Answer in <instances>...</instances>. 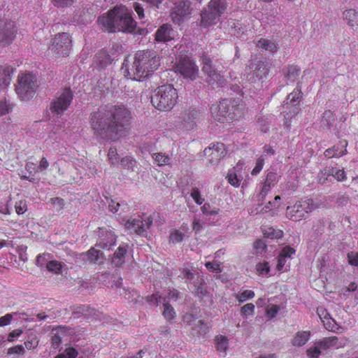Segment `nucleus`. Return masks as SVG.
<instances>
[{
	"label": "nucleus",
	"instance_id": "f257e3e1",
	"mask_svg": "<svg viewBox=\"0 0 358 358\" xmlns=\"http://www.w3.org/2000/svg\"><path fill=\"white\" fill-rule=\"evenodd\" d=\"M131 119V112L123 105L103 106L90 114V124L96 138L116 141L125 136Z\"/></svg>",
	"mask_w": 358,
	"mask_h": 358
},
{
	"label": "nucleus",
	"instance_id": "f03ea898",
	"mask_svg": "<svg viewBox=\"0 0 358 358\" xmlns=\"http://www.w3.org/2000/svg\"><path fill=\"white\" fill-rule=\"evenodd\" d=\"M98 22L108 32L118 31L131 33L136 27L131 13L123 8H114L106 15L99 17Z\"/></svg>",
	"mask_w": 358,
	"mask_h": 358
},
{
	"label": "nucleus",
	"instance_id": "7ed1b4c3",
	"mask_svg": "<svg viewBox=\"0 0 358 358\" xmlns=\"http://www.w3.org/2000/svg\"><path fill=\"white\" fill-rule=\"evenodd\" d=\"M160 66V57L152 50H138L134 57L131 73L127 69L128 76L135 80L148 78Z\"/></svg>",
	"mask_w": 358,
	"mask_h": 358
},
{
	"label": "nucleus",
	"instance_id": "20e7f679",
	"mask_svg": "<svg viewBox=\"0 0 358 358\" xmlns=\"http://www.w3.org/2000/svg\"><path fill=\"white\" fill-rule=\"evenodd\" d=\"M241 102V95L231 99H222L218 105H213L210 108L211 113L215 120L220 122L236 120L243 113Z\"/></svg>",
	"mask_w": 358,
	"mask_h": 358
},
{
	"label": "nucleus",
	"instance_id": "39448f33",
	"mask_svg": "<svg viewBox=\"0 0 358 358\" xmlns=\"http://www.w3.org/2000/svg\"><path fill=\"white\" fill-rule=\"evenodd\" d=\"M178 99L176 90L171 85H164L156 89L151 103L158 110L168 111L173 108Z\"/></svg>",
	"mask_w": 358,
	"mask_h": 358
},
{
	"label": "nucleus",
	"instance_id": "423d86ee",
	"mask_svg": "<svg viewBox=\"0 0 358 358\" xmlns=\"http://www.w3.org/2000/svg\"><path fill=\"white\" fill-rule=\"evenodd\" d=\"M37 88L36 78L31 73H22L18 76L15 91L22 101L30 100Z\"/></svg>",
	"mask_w": 358,
	"mask_h": 358
},
{
	"label": "nucleus",
	"instance_id": "0eeeda50",
	"mask_svg": "<svg viewBox=\"0 0 358 358\" xmlns=\"http://www.w3.org/2000/svg\"><path fill=\"white\" fill-rule=\"evenodd\" d=\"M268 73V69L262 61L252 60L246 68L247 79L252 83L262 87L264 79Z\"/></svg>",
	"mask_w": 358,
	"mask_h": 358
},
{
	"label": "nucleus",
	"instance_id": "6e6552de",
	"mask_svg": "<svg viewBox=\"0 0 358 358\" xmlns=\"http://www.w3.org/2000/svg\"><path fill=\"white\" fill-rule=\"evenodd\" d=\"M317 206L312 199H305L297 201L293 206L287 208V214L290 220L297 222L314 210Z\"/></svg>",
	"mask_w": 358,
	"mask_h": 358
},
{
	"label": "nucleus",
	"instance_id": "1a4fd4ad",
	"mask_svg": "<svg viewBox=\"0 0 358 358\" xmlns=\"http://www.w3.org/2000/svg\"><path fill=\"white\" fill-rule=\"evenodd\" d=\"M71 38L68 33L55 35L50 45L52 52L59 57L68 56L71 48Z\"/></svg>",
	"mask_w": 358,
	"mask_h": 358
},
{
	"label": "nucleus",
	"instance_id": "9d476101",
	"mask_svg": "<svg viewBox=\"0 0 358 358\" xmlns=\"http://www.w3.org/2000/svg\"><path fill=\"white\" fill-rule=\"evenodd\" d=\"M153 219L151 215L143 217L140 215L129 219L125 227L130 231L140 236H145L146 229L152 224Z\"/></svg>",
	"mask_w": 358,
	"mask_h": 358
},
{
	"label": "nucleus",
	"instance_id": "9b49d317",
	"mask_svg": "<svg viewBox=\"0 0 358 358\" xmlns=\"http://www.w3.org/2000/svg\"><path fill=\"white\" fill-rule=\"evenodd\" d=\"M175 71L180 73L185 78L192 80L196 79L198 73V67L189 58L180 57L175 66Z\"/></svg>",
	"mask_w": 358,
	"mask_h": 358
},
{
	"label": "nucleus",
	"instance_id": "f8f14e48",
	"mask_svg": "<svg viewBox=\"0 0 358 358\" xmlns=\"http://www.w3.org/2000/svg\"><path fill=\"white\" fill-rule=\"evenodd\" d=\"M73 96L70 88H65L61 94L51 102L50 107L51 112L58 115L62 114L70 106Z\"/></svg>",
	"mask_w": 358,
	"mask_h": 358
},
{
	"label": "nucleus",
	"instance_id": "ddd939ff",
	"mask_svg": "<svg viewBox=\"0 0 358 358\" xmlns=\"http://www.w3.org/2000/svg\"><path fill=\"white\" fill-rule=\"evenodd\" d=\"M17 29L15 22L8 19L0 20V45H7L13 42Z\"/></svg>",
	"mask_w": 358,
	"mask_h": 358
},
{
	"label": "nucleus",
	"instance_id": "4468645a",
	"mask_svg": "<svg viewBox=\"0 0 358 358\" xmlns=\"http://www.w3.org/2000/svg\"><path fill=\"white\" fill-rule=\"evenodd\" d=\"M173 3L171 17L174 23L180 24L183 18L191 13V3L189 0H175Z\"/></svg>",
	"mask_w": 358,
	"mask_h": 358
},
{
	"label": "nucleus",
	"instance_id": "2eb2a0df",
	"mask_svg": "<svg viewBox=\"0 0 358 358\" xmlns=\"http://www.w3.org/2000/svg\"><path fill=\"white\" fill-rule=\"evenodd\" d=\"M204 155L211 164H216L227 154L224 143H217L203 150Z\"/></svg>",
	"mask_w": 358,
	"mask_h": 358
},
{
	"label": "nucleus",
	"instance_id": "dca6fc26",
	"mask_svg": "<svg viewBox=\"0 0 358 358\" xmlns=\"http://www.w3.org/2000/svg\"><path fill=\"white\" fill-rule=\"evenodd\" d=\"M194 289L192 293L194 296L198 297L201 301L207 304H211L213 300L210 295V293L206 289L205 280L203 278H199V275L196 277V282L194 281Z\"/></svg>",
	"mask_w": 358,
	"mask_h": 358
},
{
	"label": "nucleus",
	"instance_id": "f3484780",
	"mask_svg": "<svg viewBox=\"0 0 358 358\" xmlns=\"http://www.w3.org/2000/svg\"><path fill=\"white\" fill-rule=\"evenodd\" d=\"M199 117V111L192 107L185 109L180 114L181 122L187 129H193Z\"/></svg>",
	"mask_w": 358,
	"mask_h": 358
},
{
	"label": "nucleus",
	"instance_id": "a211bd4d",
	"mask_svg": "<svg viewBox=\"0 0 358 358\" xmlns=\"http://www.w3.org/2000/svg\"><path fill=\"white\" fill-rule=\"evenodd\" d=\"M116 242V236L111 230L100 228L99 231V240L96 247L101 249H110Z\"/></svg>",
	"mask_w": 358,
	"mask_h": 358
},
{
	"label": "nucleus",
	"instance_id": "6ab92c4d",
	"mask_svg": "<svg viewBox=\"0 0 358 358\" xmlns=\"http://www.w3.org/2000/svg\"><path fill=\"white\" fill-rule=\"evenodd\" d=\"M348 343V339L345 337L330 336L324 338L318 341V345L323 350H327L330 348L336 347L343 348Z\"/></svg>",
	"mask_w": 358,
	"mask_h": 358
},
{
	"label": "nucleus",
	"instance_id": "aec40b11",
	"mask_svg": "<svg viewBox=\"0 0 358 358\" xmlns=\"http://www.w3.org/2000/svg\"><path fill=\"white\" fill-rule=\"evenodd\" d=\"M200 16L199 24L203 28H208L216 24L220 20V17L217 14L213 13L207 8L201 10Z\"/></svg>",
	"mask_w": 358,
	"mask_h": 358
},
{
	"label": "nucleus",
	"instance_id": "412c9836",
	"mask_svg": "<svg viewBox=\"0 0 358 358\" xmlns=\"http://www.w3.org/2000/svg\"><path fill=\"white\" fill-rule=\"evenodd\" d=\"M173 30L169 24L160 26L155 33V40L158 42H167L173 38Z\"/></svg>",
	"mask_w": 358,
	"mask_h": 358
},
{
	"label": "nucleus",
	"instance_id": "4be33fe9",
	"mask_svg": "<svg viewBox=\"0 0 358 358\" xmlns=\"http://www.w3.org/2000/svg\"><path fill=\"white\" fill-rule=\"evenodd\" d=\"M227 7V3L226 0H210L208 3L207 8L217 14V15L220 17L222 14L224 13Z\"/></svg>",
	"mask_w": 358,
	"mask_h": 358
},
{
	"label": "nucleus",
	"instance_id": "5701e85b",
	"mask_svg": "<svg viewBox=\"0 0 358 358\" xmlns=\"http://www.w3.org/2000/svg\"><path fill=\"white\" fill-rule=\"evenodd\" d=\"M12 71L10 66H0V88L6 87L10 84Z\"/></svg>",
	"mask_w": 358,
	"mask_h": 358
},
{
	"label": "nucleus",
	"instance_id": "b1692460",
	"mask_svg": "<svg viewBox=\"0 0 358 358\" xmlns=\"http://www.w3.org/2000/svg\"><path fill=\"white\" fill-rule=\"evenodd\" d=\"M127 252V249L124 246L120 245L113 255L112 264L115 266H120L122 265L124 263V258Z\"/></svg>",
	"mask_w": 358,
	"mask_h": 358
},
{
	"label": "nucleus",
	"instance_id": "393cba45",
	"mask_svg": "<svg viewBox=\"0 0 358 358\" xmlns=\"http://www.w3.org/2000/svg\"><path fill=\"white\" fill-rule=\"evenodd\" d=\"M112 62L107 51L101 50L96 55V62L101 68H105Z\"/></svg>",
	"mask_w": 358,
	"mask_h": 358
},
{
	"label": "nucleus",
	"instance_id": "a878e982",
	"mask_svg": "<svg viewBox=\"0 0 358 358\" xmlns=\"http://www.w3.org/2000/svg\"><path fill=\"white\" fill-rule=\"evenodd\" d=\"M310 335L309 331H304L297 332L292 339V345L298 347L303 346L309 340Z\"/></svg>",
	"mask_w": 358,
	"mask_h": 358
},
{
	"label": "nucleus",
	"instance_id": "bb28decb",
	"mask_svg": "<svg viewBox=\"0 0 358 358\" xmlns=\"http://www.w3.org/2000/svg\"><path fill=\"white\" fill-rule=\"evenodd\" d=\"M343 18L350 27L358 24V13L353 9L346 10L343 12Z\"/></svg>",
	"mask_w": 358,
	"mask_h": 358
},
{
	"label": "nucleus",
	"instance_id": "cd10ccee",
	"mask_svg": "<svg viewBox=\"0 0 358 358\" xmlns=\"http://www.w3.org/2000/svg\"><path fill=\"white\" fill-rule=\"evenodd\" d=\"M347 145L348 143L345 142L344 145H342L343 148H345L344 150H340L338 146L334 145L332 148L326 150L324 154L326 157L329 158L340 157L346 154L347 150L345 149V148Z\"/></svg>",
	"mask_w": 358,
	"mask_h": 358
},
{
	"label": "nucleus",
	"instance_id": "c85d7f7f",
	"mask_svg": "<svg viewBox=\"0 0 358 358\" xmlns=\"http://www.w3.org/2000/svg\"><path fill=\"white\" fill-rule=\"evenodd\" d=\"M301 72L300 68L296 65H289L285 69V76L286 78L291 81H295Z\"/></svg>",
	"mask_w": 358,
	"mask_h": 358
},
{
	"label": "nucleus",
	"instance_id": "c756f323",
	"mask_svg": "<svg viewBox=\"0 0 358 358\" xmlns=\"http://www.w3.org/2000/svg\"><path fill=\"white\" fill-rule=\"evenodd\" d=\"M215 343L218 351L226 352L229 345V340L227 336L222 335L215 336Z\"/></svg>",
	"mask_w": 358,
	"mask_h": 358
},
{
	"label": "nucleus",
	"instance_id": "7c9ffc66",
	"mask_svg": "<svg viewBox=\"0 0 358 358\" xmlns=\"http://www.w3.org/2000/svg\"><path fill=\"white\" fill-rule=\"evenodd\" d=\"M334 113L331 110H326L322 116V125L327 129H329L334 123Z\"/></svg>",
	"mask_w": 358,
	"mask_h": 358
},
{
	"label": "nucleus",
	"instance_id": "2f4dec72",
	"mask_svg": "<svg viewBox=\"0 0 358 358\" xmlns=\"http://www.w3.org/2000/svg\"><path fill=\"white\" fill-rule=\"evenodd\" d=\"M201 62L203 64L202 71L207 76L215 71L213 66L211 59L206 55L203 54L201 56Z\"/></svg>",
	"mask_w": 358,
	"mask_h": 358
},
{
	"label": "nucleus",
	"instance_id": "473e14b6",
	"mask_svg": "<svg viewBox=\"0 0 358 358\" xmlns=\"http://www.w3.org/2000/svg\"><path fill=\"white\" fill-rule=\"evenodd\" d=\"M257 45L259 48L273 52H275L278 49V46L274 42L264 38H261Z\"/></svg>",
	"mask_w": 358,
	"mask_h": 358
},
{
	"label": "nucleus",
	"instance_id": "72a5a7b5",
	"mask_svg": "<svg viewBox=\"0 0 358 358\" xmlns=\"http://www.w3.org/2000/svg\"><path fill=\"white\" fill-rule=\"evenodd\" d=\"M51 343L53 348H57L62 343V335L64 332L60 329H53L51 331Z\"/></svg>",
	"mask_w": 358,
	"mask_h": 358
},
{
	"label": "nucleus",
	"instance_id": "f704fd0d",
	"mask_svg": "<svg viewBox=\"0 0 358 358\" xmlns=\"http://www.w3.org/2000/svg\"><path fill=\"white\" fill-rule=\"evenodd\" d=\"M206 80L211 85H221L224 83L223 77L216 70L207 76Z\"/></svg>",
	"mask_w": 358,
	"mask_h": 358
},
{
	"label": "nucleus",
	"instance_id": "c9c22d12",
	"mask_svg": "<svg viewBox=\"0 0 358 358\" xmlns=\"http://www.w3.org/2000/svg\"><path fill=\"white\" fill-rule=\"evenodd\" d=\"M152 159L158 166H164L169 164L170 157L162 152H156L152 155Z\"/></svg>",
	"mask_w": 358,
	"mask_h": 358
},
{
	"label": "nucleus",
	"instance_id": "e433bc0d",
	"mask_svg": "<svg viewBox=\"0 0 358 358\" xmlns=\"http://www.w3.org/2000/svg\"><path fill=\"white\" fill-rule=\"evenodd\" d=\"M301 96V86L298 83L297 87L287 96V100L289 101L290 104L295 105L296 102L300 101Z\"/></svg>",
	"mask_w": 358,
	"mask_h": 358
},
{
	"label": "nucleus",
	"instance_id": "4c0bfd02",
	"mask_svg": "<svg viewBox=\"0 0 358 358\" xmlns=\"http://www.w3.org/2000/svg\"><path fill=\"white\" fill-rule=\"evenodd\" d=\"M327 322H324V320H322L324 322V325L325 328L329 330L336 333L341 332L343 328L338 325L334 320H333L331 317H329Z\"/></svg>",
	"mask_w": 358,
	"mask_h": 358
},
{
	"label": "nucleus",
	"instance_id": "58836bf2",
	"mask_svg": "<svg viewBox=\"0 0 358 358\" xmlns=\"http://www.w3.org/2000/svg\"><path fill=\"white\" fill-rule=\"evenodd\" d=\"M163 315L169 321L173 320L176 316V312L174 311L173 308L166 301L164 303Z\"/></svg>",
	"mask_w": 358,
	"mask_h": 358
},
{
	"label": "nucleus",
	"instance_id": "ea45409f",
	"mask_svg": "<svg viewBox=\"0 0 358 358\" xmlns=\"http://www.w3.org/2000/svg\"><path fill=\"white\" fill-rule=\"evenodd\" d=\"M120 163L122 168L134 171V167L136 164V161L133 157L127 156L121 159Z\"/></svg>",
	"mask_w": 358,
	"mask_h": 358
},
{
	"label": "nucleus",
	"instance_id": "a19ab883",
	"mask_svg": "<svg viewBox=\"0 0 358 358\" xmlns=\"http://www.w3.org/2000/svg\"><path fill=\"white\" fill-rule=\"evenodd\" d=\"M103 252L99 249L91 248L87 252L88 259L91 262H98L99 258L102 256Z\"/></svg>",
	"mask_w": 358,
	"mask_h": 358
},
{
	"label": "nucleus",
	"instance_id": "79ce46f5",
	"mask_svg": "<svg viewBox=\"0 0 358 358\" xmlns=\"http://www.w3.org/2000/svg\"><path fill=\"white\" fill-rule=\"evenodd\" d=\"M122 206V210H124L127 208L126 203H120V202L115 201L113 199H110L108 202V210L113 213H115L119 210L120 207Z\"/></svg>",
	"mask_w": 358,
	"mask_h": 358
},
{
	"label": "nucleus",
	"instance_id": "37998d69",
	"mask_svg": "<svg viewBox=\"0 0 358 358\" xmlns=\"http://www.w3.org/2000/svg\"><path fill=\"white\" fill-rule=\"evenodd\" d=\"M46 268L49 271L59 273L62 270V264L56 260H52L47 263Z\"/></svg>",
	"mask_w": 358,
	"mask_h": 358
},
{
	"label": "nucleus",
	"instance_id": "c03bdc74",
	"mask_svg": "<svg viewBox=\"0 0 358 358\" xmlns=\"http://www.w3.org/2000/svg\"><path fill=\"white\" fill-rule=\"evenodd\" d=\"M321 349L322 348L320 347L317 342L315 346L310 347L307 350V356L308 358H318L321 354Z\"/></svg>",
	"mask_w": 358,
	"mask_h": 358
},
{
	"label": "nucleus",
	"instance_id": "a18cd8bd",
	"mask_svg": "<svg viewBox=\"0 0 358 358\" xmlns=\"http://www.w3.org/2000/svg\"><path fill=\"white\" fill-rule=\"evenodd\" d=\"M179 276L182 279H187L190 283H194V281L196 282V274L187 268L183 269Z\"/></svg>",
	"mask_w": 358,
	"mask_h": 358
},
{
	"label": "nucleus",
	"instance_id": "49530a36",
	"mask_svg": "<svg viewBox=\"0 0 358 358\" xmlns=\"http://www.w3.org/2000/svg\"><path fill=\"white\" fill-rule=\"evenodd\" d=\"M195 328L198 329V333L200 335H205L208 332V327L204 323L203 320H199L194 324Z\"/></svg>",
	"mask_w": 358,
	"mask_h": 358
},
{
	"label": "nucleus",
	"instance_id": "de8ad7c7",
	"mask_svg": "<svg viewBox=\"0 0 358 358\" xmlns=\"http://www.w3.org/2000/svg\"><path fill=\"white\" fill-rule=\"evenodd\" d=\"M13 106L7 103L6 99L0 101V116L8 113L12 110Z\"/></svg>",
	"mask_w": 358,
	"mask_h": 358
},
{
	"label": "nucleus",
	"instance_id": "09e8293b",
	"mask_svg": "<svg viewBox=\"0 0 358 358\" xmlns=\"http://www.w3.org/2000/svg\"><path fill=\"white\" fill-rule=\"evenodd\" d=\"M15 208L18 215L24 213L27 210V202L24 200H20L18 202H16Z\"/></svg>",
	"mask_w": 358,
	"mask_h": 358
},
{
	"label": "nucleus",
	"instance_id": "8fccbe9b",
	"mask_svg": "<svg viewBox=\"0 0 358 358\" xmlns=\"http://www.w3.org/2000/svg\"><path fill=\"white\" fill-rule=\"evenodd\" d=\"M254 310H255V305L253 303H247V304L244 305L241 308V313L244 316L248 317V315H253Z\"/></svg>",
	"mask_w": 358,
	"mask_h": 358
},
{
	"label": "nucleus",
	"instance_id": "3c124183",
	"mask_svg": "<svg viewBox=\"0 0 358 358\" xmlns=\"http://www.w3.org/2000/svg\"><path fill=\"white\" fill-rule=\"evenodd\" d=\"M277 182V175L275 173L269 172L267 173L264 184L273 187Z\"/></svg>",
	"mask_w": 358,
	"mask_h": 358
},
{
	"label": "nucleus",
	"instance_id": "603ef678",
	"mask_svg": "<svg viewBox=\"0 0 358 358\" xmlns=\"http://www.w3.org/2000/svg\"><path fill=\"white\" fill-rule=\"evenodd\" d=\"M206 267L210 271H215L217 273L222 272V269L220 268V263L218 262L214 261L206 262Z\"/></svg>",
	"mask_w": 358,
	"mask_h": 358
},
{
	"label": "nucleus",
	"instance_id": "864d4df0",
	"mask_svg": "<svg viewBox=\"0 0 358 358\" xmlns=\"http://www.w3.org/2000/svg\"><path fill=\"white\" fill-rule=\"evenodd\" d=\"M348 263L354 266H358V252H350L347 255Z\"/></svg>",
	"mask_w": 358,
	"mask_h": 358
},
{
	"label": "nucleus",
	"instance_id": "5fc2aeb1",
	"mask_svg": "<svg viewBox=\"0 0 358 358\" xmlns=\"http://www.w3.org/2000/svg\"><path fill=\"white\" fill-rule=\"evenodd\" d=\"M191 196L199 205H201L204 201V199L201 197L199 190L197 188H193L192 189Z\"/></svg>",
	"mask_w": 358,
	"mask_h": 358
},
{
	"label": "nucleus",
	"instance_id": "6e6d98bb",
	"mask_svg": "<svg viewBox=\"0 0 358 358\" xmlns=\"http://www.w3.org/2000/svg\"><path fill=\"white\" fill-rule=\"evenodd\" d=\"M264 164V159L262 157H260L257 159L256 162V165L253 170L252 171V175H257L258 174L262 169L263 166Z\"/></svg>",
	"mask_w": 358,
	"mask_h": 358
},
{
	"label": "nucleus",
	"instance_id": "4d7b16f0",
	"mask_svg": "<svg viewBox=\"0 0 358 358\" xmlns=\"http://www.w3.org/2000/svg\"><path fill=\"white\" fill-rule=\"evenodd\" d=\"M257 269L262 275H267L269 273L270 267L268 262L260 263L257 266Z\"/></svg>",
	"mask_w": 358,
	"mask_h": 358
},
{
	"label": "nucleus",
	"instance_id": "13d9d810",
	"mask_svg": "<svg viewBox=\"0 0 358 358\" xmlns=\"http://www.w3.org/2000/svg\"><path fill=\"white\" fill-rule=\"evenodd\" d=\"M334 176L338 181H343L346 178L345 172L343 169L334 168Z\"/></svg>",
	"mask_w": 358,
	"mask_h": 358
},
{
	"label": "nucleus",
	"instance_id": "bf43d9fd",
	"mask_svg": "<svg viewBox=\"0 0 358 358\" xmlns=\"http://www.w3.org/2000/svg\"><path fill=\"white\" fill-rule=\"evenodd\" d=\"M227 178H228V182L234 187H238L239 185V180L237 178L236 174L234 173L229 172Z\"/></svg>",
	"mask_w": 358,
	"mask_h": 358
},
{
	"label": "nucleus",
	"instance_id": "052dcab7",
	"mask_svg": "<svg viewBox=\"0 0 358 358\" xmlns=\"http://www.w3.org/2000/svg\"><path fill=\"white\" fill-rule=\"evenodd\" d=\"M17 313H14L13 314H6L3 317H0V327L1 326H6L10 324L11 322L13 315H16Z\"/></svg>",
	"mask_w": 358,
	"mask_h": 358
},
{
	"label": "nucleus",
	"instance_id": "680f3d73",
	"mask_svg": "<svg viewBox=\"0 0 358 358\" xmlns=\"http://www.w3.org/2000/svg\"><path fill=\"white\" fill-rule=\"evenodd\" d=\"M255 296V292L252 290H245L239 296V301H244L246 299H252Z\"/></svg>",
	"mask_w": 358,
	"mask_h": 358
},
{
	"label": "nucleus",
	"instance_id": "e2e57ef3",
	"mask_svg": "<svg viewBox=\"0 0 358 358\" xmlns=\"http://www.w3.org/2000/svg\"><path fill=\"white\" fill-rule=\"evenodd\" d=\"M117 149L115 148H110L109 149L108 156L112 164L117 162Z\"/></svg>",
	"mask_w": 358,
	"mask_h": 358
},
{
	"label": "nucleus",
	"instance_id": "0e129e2a",
	"mask_svg": "<svg viewBox=\"0 0 358 358\" xmlns=\"http://www.w3.org/2000/svg\"><path fill=\"white\" fill-rule=\"evenodd\" d=\"M133 8H134V10L136 12V13L138 14L139 19H141V20L143 19L145 17V15H144V9H143V6L140 3L135 2V3H134Z\"/></svg>",
	"mask_w": 358,
	"mask_h": 358
},
{
	"label": "nucleus",
	"instance_id": "69168bd1",
	"mask_svg": "<svg viewBox=\"0 0 358 358\" xmlns=\"http://www.w3.org/2000/svg\"><path fill=\"white\" fill-rule=\"evenodd\" d=\"M22 334V331L20 329H14L8 336L7 340L9 342H13L15 338L19 337Z\"/></svg>",
	"mask_w": 358,
	"mask_h": 358
},
{
	"label": "nucleus",
	"instance_id": "338daca9",
	"mask_svg": "<svg viewBox=\"0 0 358 358\" xmlns=\"http://www.w3.org/2000/svg\"><path fill=\"white\" fill-rule=\"evenodd\" d=\"M50 201L52 204H55L57 206V210H59L62 209L64 206V200L61 198H52L50 199Z\"/></svg>",
	"mask_w": 358,
	"mask_h": 358
},
{
	"label": "nucleus",
	"instance_id": "774afa93",
	"mask_svg": "<svg viewBox=\"0 0 358 358\" xmlns=\"http://www.w3.org/2000/svg\"><path fill=\"white\" fill-rule=\"evenodd\" d=\"M295 252V250L290 247H286L283 248L280 255L283 256L285 259L286 257H290L292 254Z\"/></svg>",
	"mask_w": 358,
	"mask_h": 358
}]
</instances>
